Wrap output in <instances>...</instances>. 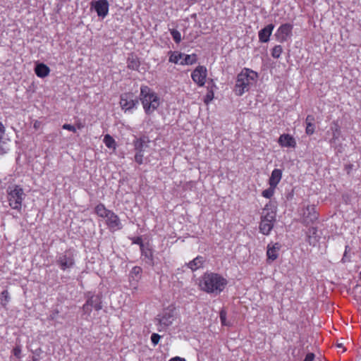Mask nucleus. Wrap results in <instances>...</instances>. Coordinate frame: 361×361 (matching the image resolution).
I'll list each match as a JSON object with an SVG mask.
<instances>
[{
	"mask_svg": "<svg viewBox=\"0 0 361 361\" xmlns=\"http://www.w3.org/2000/svg\"><path fill=\"white\" fill-rule=\"evenodd\" d=\"M227 283V279L222 275L214 272H206L201 276L199 286L202 290L217 295L224 290Z\"/></svg>",
	"mask_w": 361,
	"mask_h": 361,
	"instance_id": "obj_1",
	"label": "nucleus"
},
{
	"mask_svg": "<svg viewBox=\"0 0 361 361\" xmlns=\"http://www.w3.org/2000/svg\"><path fill=\"white\" fill-rule=\"evenodd\" d=\"M258 78V73L250 68H244L238 74L234 87V92L237 96H242L248 92L250 87L254 85Z\"/></svg>",
	"mask_w": 361,
	"mask_h": 361,
	"instance_id": "obj_2",
	"label": "nucleus"
},
{
	"mask_svg": "<svg viewBox=\"0 0 361 361\" xmlns=\"http://www.w3.org/2000/svg\"><path fill=\"white\" fill-rule=\"evenodd\" d=\"M140 99L145 112L148 115L152 114L160 105L159 97L146 85H142L140 87Z\"/></svg>",
	"mask_w": 361,
	"mask_h": 361,
	"instance_id": "obj_3",
	"label": "nucleus"
},
{
	"mask_svg": "<svg viewBox=\"0 0 361 361\" xmlns=\"http://www.w3.org/2000/svg\"><path fill=\"white\" fill-rule=\"evenodd\" d=\"M276 221V210L271 204H266L262 210L259 226V232L263 235L270 234Z\"/></svg>",
	"mask_w": 361,
	"mask_h": 361,
	"instance_id": "obj_4",
	"label": "nucleus"
},
{
	"mask_svg": "<svg viewBox=\"0 0 361 361\" xmlns=\"http://www.w3.org/2000/svg\"><path fill=\"white\" fill-rule=\"evenodd\" d=\"M25 194L20 185L9 186L7 189V199L9 206L18 212H21Z\"/></svg>",
	"mask_w": 361,
	"mask_h": 361,
	"instance_id": "obj_5",
	"label": "nucleus"
},
{
	"mask_svg": "<svg viewBox=\"0 0 361 361\" xmlns=\"http://www.w3.org/2000/svg\"><path fill=\"white\" fill-rule=\"evenodd\" d=\"M119 103L123 111L132 113L133 109H137L139 102L133 93L126 92L121 95Z\"/></svg>",
	"mask_w": 361,
	"mask_h": 361,
	"instance_id": "obj_6",
	"label": "nucleus"
},
{
	"mask_svg": "<svg viewBox=\"0 0 361 361\" xmlns=\"http://www.w3.org/2000/svg\"><path fill=\"white\" fill-rule=\"evenodd\" d=\"M56 264L63 271L71 269L75 264V259L73 253L68 250L59 254L56 258Z\"/></svg>",
	"mask_w": 361,
	"mask_h": 361,
	"instance_id": "obj_7",
	"label": "nucleus"
},
{
	"mask_svg": "<svg viewBox=\"0 0 361 361\" xmlns=\"http://www.w3.org/2000/svg\"><path fill=\"white\" fill-rule=\"evenodd\" d=\"M300 215L301 221L305 225L312 224L318 219V214L314 205H307L302 209Z\"/></svg>",
	"mask_w": 361,
	"mask_h": 361,
	"instance_id": "obj_8",
	"label": "nucleus"
},
{
	"mask_svg": "<svg viewBox=\"0 0 361 361\" xmlns=\"http://www.w3.org/2000/svg\"><path fill=\"white\" fill-rule=\"evenodd\" d=\"M293 25L290 23L282 24L275 32V37L279 42H285L292 35Z\"/></svg>",
	"mask_w": 361,
	"mask_h": 361,
	"instance_id": "obj_9",
	"label": "nucleus"
},
{
	"mask_svg": "<svg viewBox=\"0 0 361 361\" xmlns=\"http://www.w3.org/2000/svg\"><path fill=\"white\" fill-rule=\"evenodd\" d=\"M207 76V70L204 66H198L191 73L193 82L199 87H203L205 85Z\"/></svg>",
	"mask_w": 361,
	"mask_h": 361,
	"instance_id": "obj_10",
	"label": "nucleus"
},
{
	"mask_svg": "<svg viewBox=\"0 0 361 361\" xmlns=\"http://www.w3.org/2000/svg\"><path fill=\"white\" fill-rule=\"evenodd\" d=\"M173 318V313L171 310L163 311L156 319L159 324L158 330L161 331V329H164L172 324Z\"/></svg>",
	"mask_w": 361,
	"mask_h": 361,
	"instance_id": "obj_11",
	"label": "nucleus"
},
{
	"mask_svg": "<svg viewBox=\"0 0 361 361\" xmlns=\"http://www.w3.org/2000/svg\"><path fill=\"white\" fill-rule=\"evenodd\" d=\"M91 6L94 8L99 17L104 18L108 15L109 4L107 0L92 1Z\"/></svg>",
	"mask_w": 361,
	"mask_h": 361,
	"instance_id": "obj_12",
	"label": "nucleus"
},
{
	"mask_svg": "<svg viewBox=\"0 0 361 361\" xmlns=\"http://www.w3.org/2000/svg\"><path fill=\"white\" fill-rule=\"evenodd\" d=\"M106 224L111 231H118L123 228L120 218L112 211L106 218Z\"/></svg>",
	"mask_w": 361,
	"mask_h": 361,
	"instance_id": "obj_13",
	"label": "nucleus"
},
{
	"mask_svg": "<svg viewBox=\"0 0 361 361\" xmlns=\"http://www.w3.org/2000/svg\"><path fill=\"white\" fill-rule=\"evenodd\" d=\"M330 131H331L332 137L329 140V144L331 147H336L338 145L339 138L341 135V128L337 121L331 123Z\"/></svg>",
	"mask_w": 361,
	"mask_h": 361,
	"instance_id": "obj_14",
	"label": "nucleus"
},
{
	"mask_svg": "<svg viewBox=\"0 0 361 361\" xmlns=\"http://www.w3.org/2000/svg\"><path fill=\"white\" fill-rule=\"evenodd\" d=\"M281 249V245L278 243H269L267 245V260L273 262L279 257V252Z\"/></svg>",
	"mask_w": 361,
	"mask_h": 361,
	"instance_id": "obj_15",
	"label": "nucleus"
},
{
	"mask_svg": "<svg viewBox=\"0 0 361 361\" xmlns=\"http://www.w3.org/2000/svg\"><path fill=\"white\" fill-rule=\"evenodd\" d=\"M274 25L273 24H269L263 29L259 31L258 37L259 40L261 42L266 43L269 41L270 36L274 30Z\"/></svg>",
	"mask_w": 361,
	"mask_h": 361,
	"instance_id": "obj_16",
	"label": "nucleus"
},
{
	"mask_svg": "<svg viewBox=\"0 0 361 361\" xmlns=\"http://www.w3.org/2000/svg\"><path fill=\"white\" fill-rule=\"evenodd\" d=\"M278 142L283 147H295L296 145L295 139L289 134L281 135Z\"/></svg>",
	"mask_w": 361,
	"mask_h": 361,
	"instance_id": "obj_17",
	"label": "nucleus"
},
{
	"mask_svg": "<svg viewBox=\"0 0 361 361\" xmlns=\"http://www.w3.org/2000/svg\"><path fill=\"white\" fill-rule=\"evenodd\" d=\"M149 140L147 137L143 136L140 138H136L133 141V145L135 151H145L149 147Z\"/></svg>",
	"mask_w": 361,
	"mask_h": 361,
	"instance_id": "obj_18",
	"label": "nucleus"
},
{
	"mask_svg": "<svg viewBox=\"0 0 361 361\" xmlns=\"http://www.w3.org/2000/svg\"><path fill=\"white\" fill-rule=\"evenodd\" d=\"M282 178V171L281 169H275L272 171L271 176L269 179V184L270 186L276 188Z\"/></svg>",
	"mask_w": 361,
	"mask_h": 361,
	"instance_id": "obj_19",
	"label": "nucleus"
},
{
	"mask_svg": "<svg viewBox=\"0 0 361 361\" xmlns=\"http://www.w3.org/2000/svg\"><path fill=\"white\" fill-rule=\"evenodd\" d=\"M35 72L37 77L43 78L49 74L50 69L44 63H38L35 68Z\"/></svg>",
	"mask_w": 361,
	"mask_h": 361,
	"instance_id": "obj_20",
	"label": "nucleus"
},
{
	"mask_svg": "<svg viewBox=\"0 0 361 361\" xmlns=\"http://www.w3.org/2000/svg\"><path fill=\"white\" fill-rule=\"evenodd\" d=\"M86 302L89 303V305L97 311L100 310L102 307L101 298L99 295H92L88 298Z\"/></svg>",
	"mask_w": 361,
	"mask_h": 361,
	"instance_id": "obj_21",
	"label": "nucleus"
},
{
	"mask_svg": "<svg viewBox=\"0 0 361 361\" xmlns=\"http://www.w3.org/2000/svg\"><path fill=\"white\" fill-rule=\"evenodd\" d=\"M204 262V257L202 256H197L194 259L188 262V267L192 271H195L199 268L202 267Z\"/></svg>",
	"mask_w": 361,
	"mask_h": 361,
	"instance_id": "obj_22",
	"label": "nucleus"
},
{
	"mask_svg": "<svg viewBox=\"0 0 361 361\" xmlns=\"http://www.w3.org/2000/svg\"><path fill=\"white\" fill-rule=\"evenodd\" d=\"M140 61L136 56H135L133 54H130L128 57L127 66L128 68L135 71V70L138 69V68L140 67Z\"/></svg>",
	"mask_w": 361,
	"mask_h": 361,
	"instance_id": "obj_23",
	"label": "nucleus"
},
{
	"mask_svg": "<svg viewBox=\"0 0 361 361\" xmlns=\"http://www.w3.org/2000/svg\"><path fill=\"white\" fill-rule=\"evenodd\" d=\"M111 211L106 209L104 204H99L95 207V213L100 217L106 219Z\"/></svg>",
	"mask_w": 361,
	"mask_h": 361,
	"instance_id": "obj_24",
	"label": "nucleus"
},
{
	"mask_svg": "<svg viewBox=\"0 0 361 361\" xmlns=\"http://www.w3.org/2000/svg\"><path fill=\"white\" fill-rule=\"evenodd\" d=\"M169 54V62L173 63H180L185 56L184 54L179 51H170Z\"/></svg>",
	"mask_w": 361,
	"mask_h": 361,
	"instance_id": "obj_25",
	"label": "nucleus"
},
{
	"mask_svg": "<svg viewBox=\"0 0 361 361\" xmlns=\"http://www.w3.org/2000/svg\"><path fill=\"white\" fill-rule=\"evenodd\" d=\"M142 255L148 260L149 264H153V252L152 250L149 248L144 247L141 250Z\"/></svg>",
	"mask_w": 361,
	"mask_h": 361,
	"instance_id": "obj_26",
	"label": "nucleus"
},
{
	"mask_svg": "<svg viewBox=\"0 0 361 361\" xmlns=\"http://www.w3.org/2000/svg\"><path fill=\"white\" fill-rule=\"evenodd\" d=\"M197 61L196 54L185 55L183 56V60L180 62V65H192Z\"/></svg>",
	"mask_w": 361,
	"mask_h": 361,
	"instance_id": "obj_27",
	"label": "nucleus"
},
{
	"mask_svg": "<svg viewBox=\"0 0 361 361\" xmlns=\"http://www.w3.org/2000/svg\"><path fill=\"white\" fill-rule=\"evenodd\" d=\"M103 142L108 148L116 149V145L115 140L110 135L106 134L104 135Z\"/></svg>",
	"mask_w": 361,
	"mask_h": 361,
	"instance_id": "obj_28",
	"label": "nucleus"
},
{
	"mask_svg": "<svg viewBox=\"0 0 361 361\" xmlns=\"http://www.w3.org/2000/svg\"><path fill=\"white\" fill-rule=\"evenodd\" d=\"M11 299L9 293L7 290H3L0 294L1 304L4 307H6Z\"/></svg>",
	"mask_w": 361,
	"mask_h": 361,
	"instance_id": "obj_29",
	"label": "nucleus"
},
{
	"mask_svg": "<svg viewBox=\"0 0 361 361\" xmlns=\"http://www.w3.org/2000/svg\"><path fill=\"white\" fill-rule=\"evenodd\" d=\"M214 97V93L213 87H212V86L209 87L208 85L207 86V92L204 98V102L206 104H209L213 100Z\"/></svg>",
	"mask_w": 361,
	"mask_h": 361,
	"instance_id": "obj_30",
	"label": "nucleus"
},
{
	"mask_svg": "<svg viewBox=\"0 0 361 361\" xmlns=\"http://www.w3.org/2000/svg\"><path fill=\"white\" fill-rule=\"evenodd\" d=\"M283 52V48L281 45H276L271 50V56L274 59H279Z\"/></svg>",
	"mask_w": 361,
	"mask_h": 361,
	"instance_id": "obj_31",
	"label": "nucleus"
},
{
	"mask_svg": "<svg viewBox=\"0 0 361 361\" xmlns=\"http://www.w3.org/2000/svg\"><path fill=\"white\" fill-rule=\"evenodd\" d=\"M169 32L175 41L176 43L178 44L181 41V34L180 32L175 29H170Z\"/></svg>",
	"mask_w": 361,
	"mask_h": 361,
	"instance_id": "obj_32",
	"label": "nucleus"
},
{
	"mask_svg": "<svg viewBox=\"0 0 361 361\" xmlns=\"http://www.w3.org/2000/svg\"><path fill=\"white\" fill-rule=\"evenodd\" d=\"M275 187L269 185V188L262 191V196L265 198H271L275 192Z\"/></svg>",
	"mask_w": 361,
	"mask_h": 361,
	"instance_id": "obj_33",
	"label": "nucleus"
},
{
	"mask_svg": "<svg viewBox=\"0 0 361 361\" xmlns=\"http://www.w3.org/2000/svg\"><path fill=\"white\" fill-rule=\"evenodd\" d=\"M143 157H144V152L143 151H136L135 155V161L138 164H143Z\"/></svg>",
	"mask_w": 361,
	"mask_h": 361,
	"instance_id": "obj_34",
	"label": "nucleus"
},
{
	"mask_svg": "<svg viewBox=\"0 0 361 361\" xmlns=\"http://www.w3.org/2000/svg\"><path fill=\"white\" fill-rule=\"evenodd\" d=\"M314 130H315V126H314V123H306L305 133L307 135H312L314 133Z\"/></svg>",
	"mask_w": 361,
	"mask_h": 361,
	"instance_id": "obj_35",
	"label": "nucleus"
},
{
	"mask_svg": "<svg viewBox=\"0 0 361 361\" xmlns=\"http://www.w3.org/2000/svg\"><path fill=\"white\" fill-rule=\"evenodd\" d=\"M142 272V269L139 267H134L130 271V277H133V276L136 277H139Z\"/></svg>",
	"mask_w": 361,
	"mask_h": 361,
	"instance_id": "obj_36",
	"label": "nucleus"
},
{
	"mask_svg": "<svg viewBox=\"0 0 361 361\" xmlns=\"http://www.w3.org/2000/svg\"><path fill=\"white\" fill-rule=\"evenodd\" d=\"M92 309L93 308L89 305V303L87 302H85L82 306V311L84 314H87V316H90Z\"/></svg>",
	"mask_w": 361,
	"mask_h": 361,
	"instance_id": "obj_37",
	"label": "nucleus"
},
{
	"mask_svg": "<svg viewBox=\"0 0 361 361\" xmlns=\"http://www.w3.org/2000/svg\"><path fill=\"white\" fill-rule=\"evenodd\" d=\"M160 338H161V336L158 334L154 333L151 336V341L154 345H156L158 344Z\"/></svg>",
	"mask_w": 361,
	"mask_h": 361,
	"instance_id": "obj_38",
	"label": "nucleus"
},
{
	"mask_svg": "<svg viewBox=\"0 0 361 361\" xmlns=\"http://www.w3.org/2000/svg\"><path fill=\"white\" fill-rule=\"evenodd\" d=\"M226 315L227 314L225 310H221L219 317L223 325H228L226 323Z\"/></svg>",
	"mask_w": 361,
	"mask_h": 361,
	"instance_id": "obj_39",
	"label": "nucleus"
},
{
	"mask_svg": "<svg viewBox=\"0 0 361 361\" xmlns=\"http://www.w3.org/2000/svg\"><path fill=\"white\" fill-rule=\"evenodd\" d=\"M8 148L6 145V143L2 140H0V155L4 154L6 153Z\"/></svg>",
	"mask_w": 361,
	"mask_h": 361,
	"instance_id": "obj_40",
	"label": "nucleus"
},
{
	"mask_svg": "<svg viewBox=\"0 0 361 361\" xmlns=\"http://www.w3.org/2000/svg\"><path fill=\"white\" fill-rule=\"evenodd\" d=\"M62 128L63 129L68 130L73 133L76 132V128H75V126L71 124L65 123L63 125Z\"/></svg>",
	"mask_w": 361,
	"mask_h": 361,
	"instance_id": "obj_41",
	"label": "nucleus"
},
{
	"mask_svg": "<svg viewBox=\"0 0 361 361\" xmlns=\"http://www.w3.org/2000/svg\"><path fill=\"white\" fill-rule=\"evenodd\" d=\"M133 243L139 245L140 247V250L145 247L142 239L140 237H137L133 241Z\"/></svg>",
	"mask_w": 361,
	"mask_h": 361,
	"instance_id": "obj_42",
	"label": "nucleus"
},
{
	"mask_svg": "<svg viewBox=\"0 0 361 361\" xmlns=\"http://www.w3.org/2000/svg\"><path fill=\"white\" fill-rule=\"evenodd\" d=\"M315 355L313 353H309L306 355L303 361H314Z\"/></svg>",
	"mask_w": 361,
	"mask_h": 361,
	"instance_id": "obj_43",
	"label": "nucleus"
},
{
	"mask_svg": "<svg viewBox=\"0 0 361 361\" xmlns=\"http://www.w3.org/2000/svg\"><path fill=\"white\" fill-rule=\"evenodd\" d=\"M5 131L6 129L4 124L0 122V140H3L4 135H5Z\"/></svg>",
	"mask_w": 361,
	"mask_h": 361,
	"instance_id": "obj_44",
	"label": "nucleus"
},
{
	"mask_svg": "<svg viewBox=\"0 0 361 361\" xmlns=\"http://www.w3.org/2000/svg\"><path fill=\"white\" fill-rule=\"evenodd\" d=\"M314 117L312 115H308L306 117L305 123H314Z\"/></svg>",
	"mask_w": 361,
	"mask_h": 361,
	"instance_id": "obj_45",
	"label": "nucleus"
},
{
	"mask_svg": "<svg viewBox=\"0 0 361 361\" xmlns=\"http://www.w3.org/2000/svg\"><path fill=\"white\" fill-rule=\"evenodd\" d=\"M21 350L20 348L16 347L13 349V354L16 357H20Z\"/></svg>",
	"mask_w": 361,
	"mask_h": 361,
	"instance_id": "obj_46",
	"label": "nucleus"
},
{
	"mask_svg": "<svg viewBox=\"0 0 361 361\" xmlns=\"http://www.w3.org/2000/svg\"><path fill=\"white\" fill-rule=\"evenodd\" d=\"M42 126V123L37 120H35L33 123V128L35 130H38Z\"/></svg>",
	"mask_w": 361,
	"mask_h": 361,
	"instance_id": "obj_47",
	"label": "nucleus"
},
{
	"mask_svg": "<svg viewBox=\"0 0 361 361\" xmlns=\"http://www.w3.org/2000/svg\"><path fill=\"white\" fill-rule=\"evenodd\" d=\"M169 361H186L185 358L176 356L171 358Z\"/></svg>",
	"mask_w": 361,
	"mask_h": 361,
	"instance_id": "obj_48",
	"label": "nucleus"
},
{
	"mask_svg": "<svg viewBox=\"0 0 361 361\" xmlns=\"http://www.w3.org/2000/svg\"><path fill=\"white\" fill-rule=\"evenodd\" d=\"M317 242V239L315 237L309 236V243L310 245H314Z\"/></svg>",
	"mask_w": 361,
	"mask_h": 361,
	"instance_id": "obj_49",
	"label": "nucleus"
},
{
	"mask_svg": "<svg viewBox=\"0 0 361 361\" xmlns=\"http://www.w3.org/2000/svg\"><path fill=\"white\" fill-rule=\"evenodd\" d=\"M317 232V229L314 227H312L310 229V233L312 234V235H316Z\"/></svg>",
	"mask_w": 361,
	"mask_h": 361,
	"instance_id": "obj_50",
	"label": "nucleus"
},
{
	"mask_svg": "<svg viewBox=\"0 0 361 361\" xmlns=\"http://www.w3.org/2000/svg\"><path fill=\"white\" fill-rule=\"evenodd\" d=\"M59 313L58 311H56L54 312H53L52 314H50L49 317L51 319H54L56 317V314Z\"/></svg>",
	"mask_w": 361,
	"mask_h": 361,
	"instance_id": "obj_51",
	"label": "nucleus"
},
{
	"mask_svg": "<svg viewBox=\"0 0 361 361\" xmlns=\"http://www.w3.org/2000/svg\"><path fill=\"white\" fill-rule=\"evenodd\" d=\"M337 346L338 348H342L343 347V344L342 343H339V344L337 345Z\"/></svg>",
	"mask_w": 361,
	"mask_h": 361,
	"instance_id": "obj_52",
	"label": "nucleus"
}]
</instances>
